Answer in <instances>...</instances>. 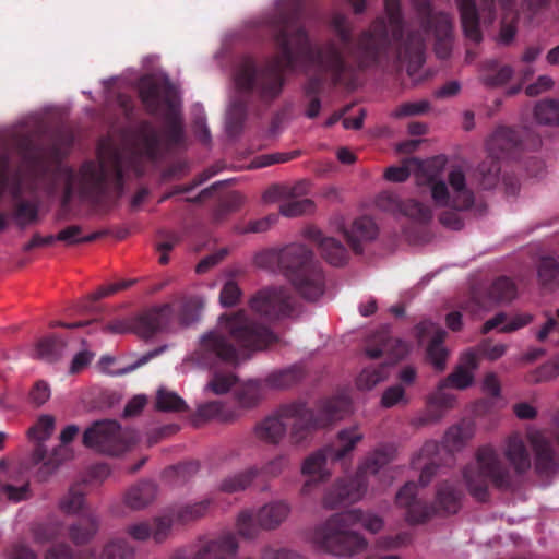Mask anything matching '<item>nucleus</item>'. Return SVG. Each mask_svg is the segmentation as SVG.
I'll list each match as a JSON object with an SVG mask.
<instances>
[{"mask_svg": "<svg viewBox=\"0 0 559 559\" xmlns=\"http://www.w3.org/2000/svg\"><path fill=\"white\" fill-rule=\"evenodd\" d=\"M19 147L29 175L34 178L44 176L48 170L44 150L28 138L22 139Z\"/></svg>", "mask_w": 559, "mask_h": 559, "instance_id": "c85d7f7f", "label": "nucleus"}, {"mask_svg": "<svg viewBox=\"0 0 559 559\" xmlns=\"http://www.w3.org/2000/svg\"><path fill=\"white\" fill-rule=\"evenodd\" d=\"M67 342L55 335L41 337L36 344V357L47 362L59 360L66 353Z\"/></svg>", "mask_w": 559, "mask_h": 559, "instance_id": "ea45409f", "label": "nucleus"}, {"mask_svg": "<svg viewBox=\"0 0 559 559\" xmlns=\"http://www.w3.org/2000/svg\"><path fill=\"white\" fill-rule=\"evenodd\" d=\"M174 94L175 88L168 80L157 81L152 76H143L139 82V96L150 115H157L162 104L168 107L165 136L169 144L177 145L183 139V129L173 102Z\"/></svg>", "mask_w": 559, "mask_h": 559, "instance_id": "f8f14e48", "label": "nucleus"}, {"mask_svg": "<svg viewBox=\"0 0 559 559\" xmlns=\"http://www.w3.org/2000/svg\"><path fill=\"white\" fill-rule=\"evenodd\" d=\"M249 305L254 313L269 321L297 314V300L284 287L260 289L250 298Z\"/></svg>", "mask_w": 559, "mask_h": 559, "instance_id": "2eb2a0df", "label": "nucleus"}, {"mask_svg": "<svg viewBox=\"0 0 559 559\" xmlns=\"http://www.w3.org/2000/svg\"><path fill=\"white\" fill-rule=\"evenodd\" d=\"M348 409V402L343 397L324 399L318 402L316 409H311L302 401H295L280 407V415L285 420H292L289 441L293 445H300L313 431L325 428L343 418Z\"/></svg>", "mask_w": 559, "mask_h": 559, "instance_id": "0eeeda50", "label": "nucleus"}, {"mask_svg": "<svg viewBox=\"0 0 559 559\" xmlns=\"http://www.w3.org/2000/svg\"><path fill=\"white\" fill-rule=\"evenodd\" d=\"M439 449V444L435 441H427L419 451V454L416 459L413 460V465L415 467L420 466L421 460H427L424 463L421 468V473L419 476V483L423 487L427 486L433 476L437 473L438 464L431 459V455L435 454Z\"/></svg>", "mask_w": 559, "mask_h": 559, "instance_id": "a19ab883", "label": "nucleus"}, {"mask_svg": "<svg viewBox=\"0 0 559 559\" xmlns=\"http://www.w3.org/2000/svg\"><path fill=\"white\" fill-rule=\"evenodd\" d=\"M463 479L469 495L478 502L489 499V485L499 490H509L513 486L510 467L500 453L490 444L481 445L475 453V462L463 469Z\"/></svg>", "mask_w": 559, "mask_h": 559, "instance_id": "6e6552de", "label": "nucleus"}, {"mask_svg": "<svg viewBox=\"0 0 559 559\" xmlns=\"http://www.w3.org/2000/svg\"><path fill=\"white\" fill-rule=\"evenodd\" d=\"M445 159L436 156L418 164L419 185H427L431 199L437 206H449L454 210H469L475 202V194L466 183L465 174L461 168H453L448 174V183L441 179Z\"/></svg>", "mask_w": 559, "mask_h": 559, "instance_id": "423d86ee", "label": "nucleus"}, {"mask_svg": "<svg viewBox=\"0 0 559 559\" xmlns=\"http://www.w3.org/2000/svg\"><path fill=\"white\" fill-rule=\"evenodd\" d=\"M173 521L169 516L156 518L150 522L134 523L128 526L127 533L135 540H146L151 536L156 543L164 542L171 528Z\"/></svg>", "mask_w": 559, "mask_h": 559, "instance_id": "a878e982", "label": "nucleus"}, {"mask_svg": "<svg viewBox=\"0 0 559 559\" xmlns=\"http://www.w3.org/2000/svg\"><path fill=\"white\" fill-rule=\"evenodd\" d=\"M518 295L515 283L508 276L497 277L488 289V297L493 302H510Z\"/></svg>", "mask_w": 559, "mask_h": 559, "instance_id": "49530a36", "label": "nucleus"}, {"mask_svg": "<svg viewBox=\"0 0 559 559\" xmlns=\"http://www.w3.org/2000/svg\"><path fill=\"white\" fill-rule=\"evenodd\" d=\"M524 134H528V130L499 127L487 141V150L499 157L514 158L521 151L528 147L523 140Z\"/></svg>", "mask_w": 559, "mask_h": 559, "instance_id": "f3484780", "label": "nucleus"}, {"mask_svg": "<svg viewBox=\"0 0 559 559\" xmlns=\"http://www.w3.org/2000/svg\"><path fill=\"white\" fill-rule=\"evenodd\" d=\"M426 160H420L418 158H408L404 162L402 166L389 167L384 173V177L386 180L392 182H403L409 177L411 173L414 171L416 182L418 186H420L418 182V164H424Z\"/></svg>", "mask_w": 559, "mask_h": 559, "instance_id": "864d4df0", "label": "nucleus"}, {"mask_svg": "<svg viewBox=\"0 0 559 559\" xmlns=\"http://www.w3.org/2000/svg\"><path fill=\"white\" fill-rule=\"evenodd\" d=\"M417 485L406 483L396 493V504L405 510L406 521L411 524H420L428 521L435 513L442 511L445 514H455L461 509L463 492L449 481L442 483L437 490L436 506H431L418 498Z\"/></svg>", "mask_w": 559, "mask_h": 559, "instance_id": "9d476101", "label": "nucleus"}, {"mask_svg": "<svg viewBox=\"0 0 559 559\" xmlns=\"http://www.w3.org/2000/svg\"><path fill=\"white\" fill-rule=\"evenodd\" d=\"M420 29L408 32L404 38V21L399 0H384L388 22L377 17L370 27L361 34L354 56L362 68L378 66L382 61L395 58L408 62V70L419 68L425 61L426 36L437 33L439 36L452 29L450 16L433 13L429 0H415Z\"/></svg>", "mask_w": 559, "mask_h": 559, "instance_id": "f03ea898", "label": "nucleus"}, {"mask_svg": "<svg viewBox=\"0 0 559 559\" xmlns=\"http://www.w3.org/2000/svg\"><path fill=\"white\" fill-rule=\"evenodd\" d=\"M287 247H297L300 252L283 261V272L302 298L309 301L319 299L325 289V278L320 263L314 261L312 251L306 246L290 243Z\"/></svg>", "mask_w": 559, "mask_h": 559, "instance_id": "9b49d317", "label": "nucleus"}, {"mask_svg": "<svg viewBox=\"0 0 559 559\" xmlns=\"http://www.w3.org/2000/svg\"><path fill=\"white\" fill-rule=\"evenodd\" d=\"M499 158V156L489 153V155L478 165L477 171L480 185L484 189H491L499 182L501 171Z\"/></svg>", "mask_w": 559, "mask_h": 559, "instance_id": "c03bdc74", "label": "nucleus"}, {"mask_svg": "<svg viewBox=\"0 0 559 559\" xmlns=\"http://www.w3.org/2000/svg\"><path fill=\"white\" fill-rule=\"evenodd\" d=\"M536 338L545 342L547 338L559 345V322L554 317H548L543 326L536 332Z\"/></svg>", "mask_w": 559, "mask_h": 559, "instance_id": "338daca9", "label": "nucleus"}, {"mask_svg": "<svg viewBox=\"0 0 559 559\" xmlns=\"http://www.w3.org/2000/svg\"><path fill=\"white\" fill-rule=\"evenodd\" d=\"M211 503L210 499H204L199 502L181 506L174 512L170 519L173 522L176 521L180 524L197 521L206 514Z\"/></svg>", "mask_w": 559, "mask_h": 559, "instance_id": "09e8293b", "label": "nucleus"}, {"mask_svg": "<svg viewBox=\"0 0 559 559\" xmlns=\"http://www.w3.org/2000/svg\"><path fill=\"white\" fill-rule=\"evenodd\" d=\"M204 307L202 298L198 296L187 297L181 300L178 319L181 325L188 326L197 322Z\"/></svg>", "mask_w": 559, "mask_h": 559, "instance_id": "603ef678", "label": "nucleus"}, {"mask_svg": "<svg viewBox=\"0 0 559 559\" xmlns=\"http://www.w3.org/2000/svg\"><path fill=\"white\" fill-rule=\"evenodd\" d=\"M530 441L535 452V472L539 476L552 475L557 469V463L551 443L538 432L531 435Z\"/></svg>", "mask_w": 559, "mask_h": 559, "instance_id": "cd10ccee", "label": "nucleus"}, {"mask_svg": "<svg viewBox=\"0 0 559 559\" xmlns=\"http://www.w3.org/2000/svg\"><path fill=\"white\" fill-rule=\"evenodd\" d=\"M300 249L297 247H284L282 249H266L259 252L254 258L257 266L270 271H283V261L289 257L298 254Z\"/></svg>", "mask_w": 559, "mask_h": 559, "instance_id": "e433bc0d", "label": "nucleus"}, {"mask_svg": "<svg viewBox=\"0 0 559 559\" xmlns=\"http://www.w3.org/2000/svg\"><path fill=\"white\" fill-rule=\"evenodd\" d=\"M314 204L310 199L289 200L281 205V214L286 217H296L313 211Z\"/></svg>", "mask_w": 559, "mask_h": 559, "instance_id": "e2e57ef3", "label": "nucleus"}, {"mask_svg": "<svg viewBox=\"0 0 559 559\" xmlns=\"http://www.w3.org/2000/svg\"><path fill=\"white\" fill-rule=\"evenodd\" d=\"M538 283L544 289L554 290L559 286V261L554 255H542L536 264Z\"/></svg>", "mask_w": 559, "mask_h": 559, "instance_id": "4c0bfd02", "label": "nucleus"}, {"mask_svg": "<svg viewBox=\"0 0 559 559\" xmlns=\"http://www.w3.org/2000/svg\"><path fill=\"white\" fill-rule=\"evenodd\" d=\"M513 75V69L510 66H499L495 59L483 62L479 70V81L489 88L504 85Z\"/></svg>", "mask_w": 559, "mask_h": 559, "instance_id": "473e14b6", "label": "nucleus"}, {"mask_svg": "<svg viewBox=\"0 0 559 559\" xmlns=\"http://www.w3.org/2000/svg\"><path fill=\"white\" fill-rule=\"evenodd\" d=\"M378 235V226L369 216L356 218L349 228L344 229V236L352 250L359 254L362 252V242L373 240Z\"/></svg>", "mask_w": 559, "mask_h": 559, "instance_id": "bb28decb", "label": "nucleus"}, {"mask_svg": "<svg viewBox=\"0 0 559 559\" xmlns=\"http://www.w3.org/2000/svg\"><path fill=\"white\" fill-rule=\"evenodd\" d=\"M160 143L159 131L150 121H142L135 131L132 151L112 148L99 163L93 160L83 163L79 170V186L82 194L96 202L111 193L117 197L122 195L126 169L139 171L141 157L150 160L157 159L160 154Z\"/></svg>", "mask_w": 559, "mask_h": 559, "instance_id": "20e7f679", "label": "nucleus"}, {"mask_svg": "<svg viewBox=\"0 0 559 559\" xmlns=\"http://www.w3.org/2000/svg\"><path fill=\"white\" fill-rule=\"evenodd\" d=\"M265 388L264 380L251 379L240 385L234 395L240 407L253 408L264 399Z\"/></svg>", "mask_w": 559, "mask_h": 559, "instance_id": "c9c22d12", "label": "nucleus"}, {"mask_svg": "<svg viewBox=\"0 0 559 559\" xmlns=\"http://www.w3.org/2000/svg\"><path fill=\"white\" fill-rule=\"evenodd\" d=\"M388 377V366L379 365L365 368L357 378V386L360 390H370Z\"/></svg>", "mask_w": 559, "mask_h": 559, "instance_id": "6e6d98bb", "label": "nucleus"}, {"mask_svg": "<svg viewBox=\"0 0 559 559\" xmlns=\"http://www.w3.org/2000/svg\"><path fill=\"white\" fill-rule=\"evenodd\" d=\"M305 15L306 5L300 0H288L278 7L267 21L277 55L264 66H259L251 57H243L236 66V95L226 114V131L229 135L235 136L241 132L249 109L259 115L280 96L284 71H294L300 61L310 62L319 71L305 84L307 97H319L324 86V74L330 76L333 85H337L350 70L342 49L334 41L319 48L311 46L304 26Z\"/></svg>", "mask_w": 559, "mask_h": 559, "instance_id": "f257e3e1", "label": "nucleus"}, {"mask_svg": "<svg viewBox=\"0 0 559 559\" xmlns=\"http://www.w3.org/2000/svg\"><path fill=\"white\" fill-rule=\"evenodd\" d=\"M261 559H306L301 554L286 549H276L272 546H265L261 551Z\"/></svg>", "mask_w": 559, "mask_h": 559, "instance_id": "774afa93", "label": "nucleus"}, {"mask_svg": "<svg viewBox=\"0 0 559 559\" xmlns=\"http://www.w3.org/2000/svg\"><path fill=\"white\" fill-rule=\"evenodd\" d=\"M237 382V377L233 373H215L209 381L206 388L216 395L227 393Z\"/></svg>", "mask_w": 559, "mask_h": 559, "instance_id": "0e129e2a", "label": "nucleus"}, {"mask_svg": "<svg viewBox=\"0 0 559 559\" xmlns=\"http://www.w3.org/2000/svg\"><path fill=\"white\" fill-rule=\"evenodd\" d=\"M306 377V370L301 365H293L284 369L269 373L264 383L270 389L285 390L298 384Z\"/></svg>", "mask_w": 559, "mask_h": 559, "instance_id": "2f4dec72", "label": "nucleus"}, {"mask_svg": "<svg viewBox=\"0 0 559 559\" xmlns=\"http://www.w3.org/2000/svg\"><path fill=\"white\" fill-rule=\"evenodd\" d=\"M331 26L333 27L334 32L338 36L341 43L345 48H348L349 55L357 63L358 68L364 70L365 68L360 67L358 63V60L354 56V50L357 47V44L359 41V38L364 32H361L355 43H353V36H352V29L348 23V19L341 13H336L333 15L331 20Z\"/></svg>", "mask_w": 559, "mask_h": 559, "instance_id": "a18cd8bd", "label": "nucleus"}, {"mask_svg": "<svg viewBox=\"0 0 559 559\" xmlns=\"http://www.w3.org/2000/svg\"><path fill=\"white\" fill-rule=\"evenodd\" d=\"M361 523L371 533H378L383 521L378 515L365 514L359 509L332 514L326 521L314 527L311 540L321 550L337 557H350L367 548V540L360 534L350 531Z\"/></svg>", "mask_w": 559, "mask_h": 559, "instance_id": "39448f33", "label": "nucleus"}, {"mask_svg": "<svg viewBox=\"0 0 559 559\" xmlns=\"http://www.w3.org/2000/svg\"><path fill=\"white\" fill-rule=\"evenodd\" d=\"M416 331L419 338H424L425 336L432 334L426 349L427 359L436 370H444L449 355L448 349L443 345L447 337L445 330L431 321H423L416 325Z\"/></svg>", "mask_w": 559, "mask_h": 559, "instance_id": "6ab92c4d", "label": "nucleus"}, {"mask_svg": "<svg viewBox=\"0 0 559 559\" xmlns=\"http://www.w3.org/2000/svg\"><path fill=\"white\" fill-rule=\"evenodd\" d=\"M504 455L518 475H523L531 468L528 451L519 435H512L508 438Z\"/></svg>", "mask_w": 559, "mask_h": 559, "instance_id": "7c9ffc66", "label": "nucleus"}, {"mask_svg": "<svg viewBox=\"0 0 559 559\" xmlns=\"http://www.w3.org/2000/svg\"><path fill=\"white\" fill-rule=\"evenodd\" d=\"M155 406L160 412L182 413L188 411V405L176 392L159 388L156 393Z\"/></svg>", "mask_w": 559, "mask_h": 559, "instance_id": "8fccbe9b", "label": "nucleus"}, {"mask_svg": "<svg viewBox=\"0 0 559 559\" xmlns=\"http://www.w3.org/2000/svg\"><path fill=\"white\" fill-rule=\"evenodd\" d=\"M473 379V373L469 372V370L456 367L455 370L443 380V385L463 390L472 384Z\"/></svg>", "mask_w": 559, "mask_h": 559, "instance_id": "69168bd1", "label": "nucleus"}, {"mask_svg": "<svg viewBox=\"0 0 559 559\" xmlns=\"http://www.w3.org/2000/svg\"><path fill=\"white\" fill-rule=\"evenodd\" d=\"M285 418L280 415V408L261 420L253 427L254 437L266 444L277 445L284 439L287 432Z\"/></svg>", "mask_w": 559, "mask_h": 559, "instance_id": "393cba45", "label": "nucleus"}, {"mask_svg": "<svg viewBox=\"0 0 559 559\" xmlns=\"http://www.w3.org/2000/svg\"><path fill=\"white\" fill-rule=\"evenodd\" d=\"M55 429V417L51 415H41L37 421L28 428L27 437L29 440L35 441V447L29 457L24 462L23 466L26 469H31L36 466H40L45 462L47 456V450L44 445V441L49 439Z\"/></svg>", "mask_w": 559, "mask_h": 559, "instance_id": "a211bd4d", "label": "nucleus"}, {"mask_svg": "<svg viewBox=\"0 0 559 559\" xmlns=\"http://www.w3.org/2000/svg\"><path fill=\"white\" fill-rule=\"evenodd\" d=\"M134 550L126 540L108 543L102 552L100 559H133Z\"/></svg>", "mask_w": 559, "mask_h": 559, "instance_id": "052dcab7", "label": "nucleus"}, {"mask_svg": "<svg viewBox=\"0 0 559 559\" xmlns=\"http://www.w3.org/2000/svg\"><path fill=\"white\" fill-rule=\"evenodd\" d=\"M98 527V518L93 512H83L79 520L69 526V537L75 545H84L96 535Z\"/></svg>", "mask_w": 559, "mask_h": 559, "instance_id": "72a5a7b5", "label": "nucleus"}, {"mask_svg": "<svg viewBox=\"0 0 559 559\" xmlns=\"http://www.w3.org/2000/svg\"><path fill=\"white\" fill-rule=\"evenodd\" d=\"M237 533L246 539H254L262 530L257 521L255 511L252 509L242 510L236 521Z\"/></svg>", "mask_w": 559, "mask_h": 559, "instance_id": "3c124183", "label": "nucleus"}, {"mask_svg": "<svg viewBox=\"0 0 559 559\" xmlns=\"http://www.w3.org/2000/svg\"><path fill=\"white\" fill-rule=\"evenodd\" d=\"M79 432L80 428L74 424L63 428L59 437L60 445L38 467L36 472L37 480L46 481L57 471L59 465L69 457L70 451L67 445L74 440Z\"/></svg>", "mask_w": 559, "mask_h": 559, "instance_id": "412c9836", "label": "nucleus"}, {"mask_svg": "<svg viewBox=\"0 0 559 559\" xmlns=\"http://www.w3.org/2000/svg\"><path fill=\"white\" fill-rule=\"evenodd\" d=\"M239 545L234 533H223L204 542L194 559H236Z\"/></svg>", "mask_w": 559, "mask_h": 559, "instance_id": "5701e85b", "label": "nucleus"}, {"mask_svg": "<svg viewBox=\"0 0 559 559\" xmlns=\"http://www.w3.org/2000/svg\"><path fill=\"white\" fill-rule=\"evenodd\" d=\"M376 204L382 211L401 214L419 223H428L432 218V212L428 205L413 199L403 201L396 193L391 191L381 192L377 197Z\"/></svg>", "mask_w": 559, "mask_h": 559, "instance_id": "dca6fc26", "label": "nucleus"}, {"mask_svg": "<svg viewBox=\"0 0 559 559\" xmlns=\"http://www.w3.org/2000/svg\"><path fill=\"white\" fill-rule=\"evenodd\" d=\"M457 7L465 37L474 44H479L483 40V33L475 0H457Z\"/></svg>", "mask_w": 559, "mask_h": 559, "instance_id": "c756f323", "label": "nucleus"}, {"mask_svg": "<svg viewBox=\"0 0 559 559\" xmlns=\"http://www.w3.org/2000/svg\"><path fill=\"white\" fill-rule=\"evenodd\" d=\"M278 341L266 325L251 318L246 310L224 313L216 329L204 333L191 360L202 368L219 364L237 365L246 353L263 350Z\"/></svg>", "mask_w": 559, "mask_h": 559, "instance_id": "7ed1b4c3", "label": "nucleus"}, {"mask_svg": "<svg viewBox=\"0 0 559 559\" xmlns=\"http://www.w3.org/2000/svg\"><path fill=\"white\" fill-rule=\"evenodd\" d=\"M157 237L155 247L160 252L159 263L166 265L169 262L168 252L180 242L181 237L178 233L169 230H159Z\"/></svg>", "mask_w": 559, "mask_h": 559, "instance_id": "13d9d810", "label": "nucleus"}, {"mask_svg": "<svg viewBox=\"0 0 559 559\" xmlns=\"http://www.w3.org/2000/svg\"><path fill=\"white\" fill-rule=\"evenodd\" d=\"M393 456V449L380 447L359 465L355 476L337 479L325 492L322 504L334 510L359 501L367 491L368 476L377 475Z\"/></svg>", "mask_w": 559, "mask_h": 559, "instance_id": "1a4fd4ad", "label": "nucleus"}, {"mask_svg": "<svg viewBox=\"0 0 559 559\" xmlns=\"http://www.w3.org/2000/svg\"><path fill=\"white\" fill-rule=\"evenodd\" d=\"M290 467V455L288 453H280L269 460L259 468L260 474L266 478H276Z\"/></svg>", "mask_w": 559, "mask_h": 559, "instance_id": "bf43d9fd", "label": "nucleus"}, {"mask_svg": "<svg viewBox=\"0 0 559 559\" xmlns=\"http://www.w3.org/2000/svg\"><path fill=\"white\" fill-rule=\"evenodd\" d=\"M474 433V423L464 419L447 430L444 445L450 451H459L473 438Z\"/></svg>", "mask_w": 559, "mask_h": 559, "instance_id": "79ce46f5", "label": "nucleus"}, {"mask_svg": "<svg viewBox=\"0 0 559 559\" xmlns=\"http://www.w3.org/2000/svg\"><path fill=\"white\" fill-rule=\"evenodd\" d=\"M198 416L206 420L216 419L223 423H231L239 417V412L221 401H211L199 407Z\"/></svg>", "mask_w": 559, "mask_h": 559, "instance_id": "37998d69", "label": "nucleus"}, {"mask_svg": "<svg viewBox=\"0 0 559 559\" xmlns=\"http://www.w3.org/2000/svg\"><path fill=\"white\" fill-rule=\"evenodd\" d=\"M292 504L284 499L272 500L255 511L257 521L264 531H275L289 516Z\"/></svg>", "mask_w": 559, "mask_h": 559, "instance_id": "b1692460", "label": "nucleus"}, {"mask_svg": "<svg viewBox=\"0 0 559 559\" xmlns=\"http://www.w3.org/2000/svg\"><path fill=\"white\" fill-rule=\"evenodd\" d=\"M260 475L258 466H250L243 471L228 475L222 479L219 490L226 493L243 491L251 486L253 480Z\"/></svg>", "mask_w": 559, "mask_h": 559, "instance_id": "58836bf2", "label": "nucleus"}, {"mask_svg": "<svg viewBox=\"0 0 559 559\" xmlns=\"http://www.w3.org/2000/svg\"><path fill=\"white\" fill-rule=\"evenodd\" d=\"M534 116L540 124H559V99H546L535 106Z\"/></svg>", "mask_w": 559, "mask_h": 559, "instance_id": "5fc2aeb1", "label": "nucleus"}, {"mask_svg": "<svg viewBox=\"0 0 559 559\" xmlns=\"http://www.w3.org/2000/svg\"><path fill=\"white\" fill-rule=\"evenodd\" d=\"M173 313L170 304L154 307L139 316L133 321L132 329L143 338L152 337L169 323Z\"/></svg>", "mask_w": 559, "mask_h": 559, "instance_id": "aec40b11", "label": "nucleus"}, {"mask_svg": "<svg viewBox=\"0 0 559 559\" xmlns=\"http://www.w3.org/2000/svg\"><path fill=\"white\" fill-rule=\"evenodd\" d=\"M156 493L157 486L154 481L141 480L127 491L124 502L133 510H141L155 499Z\"/></svg>", "mask_w": 559, "mask_h": 559, "instance_id": "f704fd0d", "label": "nucleus"}, {"mask_svg": "<svg viewBox=\"0 0 559 559\" xmlns=\"http://www.w3.org/2000/svg\"><path fill=\"white\" fill-rule=\"evenodd\" d=\"M17 227L21 229L34 225L39 221V209L37 203L32 201H17L13 205L11 214Z\"/></svg>", "mask_w": 559, "mask_h": 559, "instance_id": "de8ad7c7", "label": "nucleus"}, {"mask_svg": "<svg viewBox=\"0 0 559 559\" xmlns=\"http://www.w3.org/2000/svg\"><path fill=\"white\" fill-rule=\"evenodd\" d=\"M304 236L318 245L322 257L334 266H342L348 260V252L342 242L332 237H324L322 231L314 226L304 229Z\"/></svg>", "mask_w": 559, "mask_h": 559, "instance_id": "4be33fe9", "label": "nucleus"}, {"mask_svg": "<svg viewBox=\"0 0 559 559\" xmlns=\"http://www.w3.org/2000/svg\"><path fill=\"white\" fill-rule=\"evenodd\" d=\"M82 443L85 448L103 454L119 455L134 444V439L122 430L117 420L102 419L95 420L84 430Z\"/></svg>", "mask_w": 559, "mask_h": 559, "instance_id": "ddd939ff", "label": "nucleus"}, {"mask_svg": "<svg viewBox=\"0 0 559 559\" xmlns=\"http://www.w3.org/2000/svg\"><path fill=\"white\" fill-rule=\"evenodd\" d=\"M393 344L395 345V353L394 358L401 359L404 357V355L407 353V346L404 342L400 340H392V338H385L381 337V343L376 347L368 346L366 348V355L371 359H378L381 356H383L385 353L390 350L391 347H393Z\"/></svg>", "mask_w": 559, "mask_h": 559, "instance_id": "4d7b16f0", "label": "nucleus"}, {"mask_svg": "<svg viewBox=\"0 0 559 559\" xmlns=\"http://www.w3.org/2000/svg\"><path fill=\"white\" fill-rule=\"evenodd\" d=\"M84 493L79 487L70 488L69 492L61 499L60 509L68 514H74L84 507Z\"/></svg>", "mask_w": 559, "mask_h": 559, "instance_id": "680f3d73", "label": "nucleus"}, {"mask_svg": "<svg viewBox=\"0 0 559 559\" xmlns=\"http://www.w3.org/2000/svg\"><path fill=\"white\" fill-rule=\"evenodd\" d=\"M362 439V435L357 427L343 429L337 433V440L334 444L328 445L309 454L301 464V475L326 480L330 473L326 469V461H340L350 453L356 444Z\"/></svg>", "mask_w": 559, "mask_h": 559, "instance_id": "4468645a", "label": "nucleus"}]
</instances>
